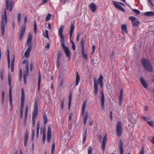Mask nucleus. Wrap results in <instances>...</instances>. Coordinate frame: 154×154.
Segmentation results:
<instances>
[{
    "label": "nucleus",
    "mask_w": 154,
    "mask_h": 154,
    "mask_svg": "<svg viewBox=\"0 0 154 154\" xmlns=\"http://www.w3.org/2000/svg\"><path fill=\"white\" fill-rule=\"evenodd\" d=\"M6 8L4 9V15L2 16L1 23L2 34V35L4 34L5 27L7 22V17L6 10H9L11 11L14 7V2L12 0H5Z\"/></svg>",
    "instance_id": "1"
},
{
    "label": "nucleus",
    "mask_w": 154,
    "mask_h": 154,
    "mask_svg": "<svg viewBox=\"0 0 154 154\" xmlns=\"http://www.w3.org/2000/svg\"><path fill=\"white\" fill-rule=\"evenodd\" d=\"M103 76L102 75H100L97 81L95 79H94V94L96 96L97 95L98 93V84L100 85L101 88H103Z\"/></svg>",
    "instance_id": "2"
},
{
    "label": "nucleus",
    "mask_w": 154,
    "mask_h": 154,
    "mask_svg": "<svg viewBox=\"0 0 154 154\" xmlns=\"http://www.w3.org/2000/svg\"><path fill=\"white\" fill-rule=\"evenodd\" d=\"M141 62L144 68L147 71L151 72L152 71V67L149 61L147 59L142 60Z\"/></svg>",
    "instance_id": "3"
},
{
    "label": "nucleus",
    "mask_w": 154,
    "mask_h": 154,
    "mask_svg": "<svg viewBox=\"0 0 154 154\" xmlns=\"http://www.w3.org/2000/svg\"><path fill=\"white\" fill-rule=\"evenodd\" d=\"M39 101L38 98H36L35 99V101L34 106V111L32 112V119H35L37 117L38 115V103Z\"/></svg>",
    "instance_id": "4"
},
{
    "label": "nucleus",
    "mask_w": 154,
    "mask_h": 154,
    "mask_svg": "<svg viewBox=\"0 0 154 154\" xmlns=\"http://www.w3.org/2000/svg\"><path fill=\"white\" fill-rule=\"evenodd\" d=\"M27 21V17L26 16H25L24 17V25L22 26L21 29V30L20 32V40L21 41L23 37L25 34L26 27V24Z\"/></svg>",
    "instance_id": "5"
},
{
    "label": "nucleus",
    "mask_w": 154,
    "mask_h": 154,
    "mask_svg": "<svg viewBox=\"0 0 154 154\" xmlns=\"http://www.w3.org/2000/svg\"><path fill=\"white\" fill-rule=\"evenodd\" d=\"M8 82L9 86H10L9 90V100L10 102V105L11 106H12V87H11V77L10 75L9 74L8 75Z\"/></svg>",
    "instance_id": "6"
},
{
    "label": "nucleus",
    "mask_w": 154,
    "mask_h": 154,
    "mask_svg": "<svg viewBox=\"0 0 154 154\" xmlns=\"http://www.w3.org/2000/svg\"><path fill=\"white\" fill-rule=\"evenodd\" d=\"M61 45L64 50V52L67 57L68 58L69 60L71 59L70 52L69 48L66 47L65 45V41L61 42Z\"/></svg>",
    "instance_id": "7"
},
{
    "label": "nucleus",
    "mask_w": 154,
    "mask_h": 154,
    "mask_svg": "<svg viewBox=\"0 0 154 154\" xmlns=\"http://www.w3.org/2000/svg\"><path fill=\"white\" fill-rule=\"evenodd\" d=\"M116 130L118 136L119 137H120L121 135L122 132V128L121 122L119 121L117 122L116 125Z\"/></svg>",
    "instance_id": "8"
},
{
    "label": "nucleus",
    "mask_w": 154,
    "mask_h": 154,
    "mask_svg": "<svg viewBox=\"0 0 154 154\" xmlns=\"http://www.w3.org/2000/svg\"><path fill=\"white\" fill-rule=\"evenodd\" d=\"M25 99V94L24 89L23 88H21V103L20 110H23V107L24 106V102Z\"/></svg>",
    "instance_id": "9"
},
{
    "label": "nucleus",
    "mask_w": 154,
    "mask_h": 154,
    "mask_svg": "<svg viewBox=\"0 0 154 154\" xmlns=\"http://www.w3.org/2000/svg\"><path fill=\"white\" fill-rule=\"evenodd\" d=\"M129 20L131 21V22L133 25L134 26H139L140 23V22L138 20L136 17L131 16L129 17Z\"/></svg>",
    "instance_id": "10"
},
{
    "label": "nucleus",
    "mask_w": 154,
    "mask_h": 154,
    "mask_svg": "<svg viewBox=\"0 0 154 154\" xmlns=\"http://www.w3.org/2000/svg\"><path fill=\"white\" fill-rule=\"evenodd\" d=\"M26 72H24L23 74V80L24 84H26V78L29 75V63H27L26 66Z\"/></svg>",
    "instance_id": "11"
},
{
    "label": "nucleus",
    "mask_w": 154,
    "mask_h": 154,
    "mask_svg": "<svg viewBox=\"0 0 154 154\" xmlns=\"http://www.w3.org/2000/svg\"><path fill=\"white\" fill-rule=\"evenodd\" d=\"M64 30V26H61L58 31V34L60 38H61V42L64 41V37L63 34V32Z\"/></svg>",
    "instance_id": "12"
},
{
    "label": "nucleus",
    "mask_w": 154,
    "mask_h": 154,
    "mask_svg": "<svg viewBox=\"0 0 154 154\" xmlns=\"http://www.w3.org/2000/svg\"><path fill=\"white\" fill-rule=\"evenodd\" d=\"M32 36L31 33H29L28 40L27 42V45L28 46V48L32 49Z\"/></svg>",
    "instance_id": "13"
},
{
    "label": "nucleus",
    "mask_w": 154,
    "mask_h": 154,
    "mask_svg": "<svg viewBox=\"0 0 154 154\" xmlns=\"http://www.w3.org/2000/svg\"><path fill=\"white\" fill-rule=\"evenodd\" d=\"M51 138V127L49 126L48 128V132L47 134V141L48 143L50 142Z\"/></svg>",
    "instance_id": "14"
},
{
    "label": "nucleus",
    "mask_w": 154,
    "mask_h": 154,
    "mask_svg": "<svg viewBox=\"0 0 154 154\" xmlns=\"http://www.w3.org/2000/svg\"><path fill=\"white\" fill-rule=\"evenodd\" d=\"M104 95L103 91L101 92V104L102 108L103 109H104Z\"/></svg>",
    "instance_id": "15"
},
{
    "label": "nucleus",
    "mask_w": 154,
    "mask_h": 154,
    "mask_svg": "<svg viewBox=\"0 0 154 154\" xmlns=\"http://www.w3.org/2000/svg\"><path fill=\"white\" fill-rule=\"evenodd\" d=\"M112 2L113 5L116 8L123 12H125V11L124 9L122 8L118 3H116L114 1H112Z\"/></svg>",
    "instance_id": "16"
},
{
    "label": "nucleus",
    "mask_w": 154,
    "mask_h": 154,
    "mask_svg": "<svg viewBox=\"0 0 154 154\" xmlns=\"http://www.w3.org/2000/svg\"><path fill=\"white\" fill-rule=\"evenodd\" d=\"M107 140V136L106 135V134L103 137L102 143V148L103 151H104L105 150L106 144V143Z\"/></svg>",
    "instance_id": "17"
},
{
    "label": "nucleus",
    "mask_w": 154,
    "mask_h": 154,
    "mask_svg": "<svg viewBox=\"0 0 154 154\" xmlns=\"http://www.w3.org/2000/svg\"><path fill=\"white\" fill-rule=\"evenodd\" d=\"M90 9L93 12H95L97 10V6L94 3H91L89 5Z\"/></svg>",
    "instance_id": "18"
},
{
    "label": "nucleus",
    "mask_w": 154,
    "mask_h": 154,
    "mask_svg": "<svg viewBox=\"0 0 154 154\" xmlns=\"http://www.w3.org/2000/svg\"><path fill=\"white\" fill-rule=\"evenodd\" d=\"M40 130L43 133L42 140L43 143L44 144L45 143V140L46 139L45 130L43 129L42 128H41Z\"/></svg>",
    "instance_id": "19"
},
{
    "label": "nucleus",
    "mask_w": 154,
    "mask_h": 154,
    "mask_svg": "<svg viewBox=\"0 0 154 154\" xmlns=\"http://www.w3.org/2000/svg\"><path fill=\"white\" fill-rule=\"evenodd\" d=\"M75 28V26L74 24L72 23L71 24L70 31L69 32L70 38H71L72 35L73 33Z\"/></svg>",
    "instance_id": "20"
},
{
    "label": "nucleus",
    "mask_w": 154,
    "mask_h": 154,
    "mask_svg": "<svg viewBox=\"0 0 154 154\" xmlns=\"http://www.w3.org/2000/svg\"><path fill=\"white\" fill-rule=\"evenodd\" d=\"M140 81L142 85L145 88H147L148 87L147 83L142 77L140 78Z\"/></svg>",
    "instance_id": "21"
},
{
    "label": "nucleus",
    "mask_w": 154,
    "mask_h": 154,
    "mask_svg": "<svg viewBox=\"0 0 154 154\" xmlns=\"http://www.w3.org/2000/svg\"><path fill=\"white\" fill-rule=\"evenodd\" d=\"M119 146L120 154H123V143L121 140L120 141Z\"/></svg>",
    "instance_id": "22"
},
{
    "label": "nucleus",
    "mask_w": 154,
    "mask_h": 154,
    "mask_svg": "<svg viewBox=\"0 0 154 154\" xmlns=\"http://www.w3.org/2000/svg\"><path fill=\"white\" fill-rule=\"evenodd\" d=\"M123 95V89H122L121 90L119 93V104L120 105L122 104V98Z\"/></svg>",
    "instance_id": "23"
},
{
    "label": "nucleus",
    "mask_w": 154,
    "mask_h": 154,
    "mask_svg": "<svg viewBox=\"0 0 154 154\" xmlns=\"http://www.w3.org/2000/svg\"><path fill=\"white\" fill-rule=\"evenodd\" d=\"M144 15L146 17L154 16V12L149 11L144 13Z\"/></svg>",
    "instance_id": "24"
},
{
    "label": "nucleus",
    "mask_w": 154,
    "mask_h": 154,
    "mask_svg": "<svg viewBox=\"0 0 154 154\" xmlns=\"http://www.w3.org/2000/svg\"><path fill=\"white\" fill-rule=\"evenodd\" d=\"M121 29L122 32L123 33H127L128 31L127 30V26L126 25H122V26Z\"/></svg>",
    "instance_id": "25"
},
{
    "label": "nucleus",
    "mask_w": 154,
    "mask_h": 154,
    "mask_svg": "<svg viewBox=\"0 0 154 154\" xmlns=\"http://www.w3.org/2000/svg\"><path fill=\"white\" fill-rule=\"evenodd\" d=\"M31 48H27L24 54L25 57L26 58H28L30 54V52L31 50Z\"/></svg>",
    "instance_id": "26"
},
{
    "label": "nucleus",
    "mask_w": 154,
    "mask_h": 154,
    "mask_svg": "<svg viewBox=\"0 0 154 154\" xmlns=\"http://www.w3.org/2000/svg\"><path fill=\"white\" fill-rule=\"evenodd\" d=\"M72 95L71 94H70L69 96V100L68 103V109L69 110L71 107V101L72 99Z\"/></svg>",
    "instance_id": "27"
},
{
    "label": "nucleus",
    "mask_w": 154,
    "mask_h": 154,
    "mask_svg": "<svg viewBox=\"0 0 154 154\" xmlns=\"http://www.w3.org/2000/svg\"><path fill=\"white\" fill-rule=\"evenodd\" d=\"M86 100H85L84 103L83 104L82 106V116H84L85 114V108L86 106Z\"/></svg>",
    "instance_id": "28"
},
{
    "label": "nucleus",
    "mask_w": 154,
    "mask_h": 154,
    "mask_svg": "<svg viewBox=\"0 0 154 154\" xmlns=\"http://www.w3.org/2000/svg\"><path fill=\"white\" fill-rule=\"evenodd\" d=\"M7 51H8L7 61H8V68H9L10 67V53H9V50H7Z\"/></svg>",
    "instance_id": "29"
},
{
    "label": "nucleus",
    "mask_w": 154,
    "mask_h": 154,
    "mask_svg": "<svg viewBox=\"0 0 154 154\" xmlns=\"http://www.w3.org/2000/svg\"><path fill=\"white\" fill-rule=\"evenodd\" d=\"M80 80V77L78 72H76V85H78L79 84Z\"/></svg>",
    "instance_id": "30"
},
{
    "label": "nucleus",
    "mask_w": 154,
    "mask_h": 154,
    "mask_svg": "<svg viewBox=\"0 0 154 154\" xmlns=\"http://www.w3.org/2000/svg\"><path fill=\"white\" fill-rule=\"evenodd\" d=\"M40 128V123L38 122L37 124V130H36V137L38 138L39 135V131Z\"/></svg>",
    "instance_id": "31"
},
{
    "label": "nucleus",
    "mask_w": 154,
    "mask_h": 154,
    "mask_svg": "<svg viewBox=\"0 0 154 154\" xmlns=\"http://www.w3.org/2000/svg\"><path fill=\"white\" fill-rule=\"evenodd\" d=\"M15 60V57L14 56L13 57V59L12 60L11 62V70L12 72L14 71V64Z\"/></svg>",
    "instance_id": "32"
},
{
    "label": "nucleus",
    "mask_w": 154,
    "mask_h": 154,
    "mask_svg": "<svg viewBox=\"0 0 154 154\" xmlns=\"http://www.w3.org/2000/svg\"><path fill=\"white\" fill-rule=\"evenodd\" d=\"M28 106H26V110H25V118L24 119V122L25 123L27 121L28 116Z\"/></svg>",
    "instance_id": "33"
},
{
    "label": "nucleus",
    "mask_w": 154,
    "mask_h": 154,
    "mask_svg": "<svg viewBox=\"0 0 154 154\" xmlns=\"http://www.w3.org/2000/svg\"><path fill=\"white\" fill-rule=\"evenodd\" d=\"M85 49H82V55L83 57L85 59L87 60L88 59L87 55L85 53Z\"/></svg>",
    "instance_id": "34"
},
{
    "label": "nucleus",
    "mask_w": 154,
    "mask_h": 154,
    "mask_svg": "<svg viewBox=\"0 0 154 154\" xmlns=\"http://www.w3.org/2000/svg\"><path fill=\"white\" fill-rule=\"evenodd\" d=\"M88 118V112H86L85 113V115L84 117V125H85L86 123Z\"/></svg>",
    "instance_id": "35"
},
{
    "label": "nucleus",
    "mask_w": 154,
    "mask_h": 154,
    "mask_svg": "<svg viewBox=\"0 0 154 154\" xmlns=\"http://www.w3.org/2000/svg\"><path fill=\"white\" fill-rule=\"evenodd\" d=\"M81 44L82 47V49H85L84 40L83 38H81Z\"/></svg>",
    "instance_id": "36"
},
{
    "label": "nucleus",
    "mask_w": 154,
    "mask_h": 154,
    "mask_svg": "<svg viewBox=\"0 0 154 154\" xmlns=\"http://www.w3.org/2000/svg\"><path fill=\"white\" fill-rule=\"evenodd\" d=\"M4 72V69L3 68H2L1 69L0 73V77L1 79L2 80H3V74Z\"/></svg>",
    "instance_id": "37"
},
{
    "label": "nucleus",
    "mask_w": 154,
    "mask_h": 154,
    "mask_svg": "<svg viewBox=\"0 0 154 154\" xmlns=\"http://www.w3.org/2000/svg\"><path fill=\"white\" fill-rule=\"evenodd\" d=\"M43 119L44 124H46L48 122V119L47 116L45 114L43 115Z\"/></svg>",
    "instance_id": "38"
},
{
    "label": "nucleus",
    "mask_w": 154,
    "mask_h": 154,
    "mask_svg": "<svg viewBox=\"0 0 154 154\" xmlns=\"http://www.w3.org/2000/svg\"><path fill=\"white\" fill-rule=\"evenodd\" d=\"M41 79V75L40 73L39 74L38 81V90H39L40 88Z\"/></svg>",
    "instance_id": "39"
},
{
    "label": "nucleus",
    "mask_w": 154,
    "mask_h": 154,
    "mask_svg": "<svg viewBox=\"0 0 154 154\" xmlns=\"http://www.w3.org/2000/svg\"><path fill=\"white\" fill-rule=\"evenodd\" d=\"M28 139V134H26L24 137V146H26V145Z\"/></svg>",
    "instance_id": "40"
},
{
    "label": "nucleus",
    "mask_w": 154,
    "mask_h": 154,
    "mask_svg": "<svg viewBox=\"0 0 154 154\" xmlns=\"http://www.w3.org/2000/svg\"><path fill=\"white\" fill-rule=\"evenodd\" d=\"M87 134V129H86L85 131L84 137H83V143H84L86 141Z\"/></svg>",
    "instance_id": "41"
},
{
    "label": "nucleus",
    "mask_w": 154,
    "mask_h": 154,
    "mask_svg": "<svg viewBox=\"0 0 154 154\" xmlns=\"http://www.w3.org/2000/svg\"><path fill=\"white\" fill-rule=\"evenodd\" d=\"M48 33V30H46L45 32L43 33V35L45 38H49Z\"/></svg>",
    "instance_id": "42"
},
{
    "label": "nucleus",
    "mask_w": 154,
    "mask_h": 154,
    "mask_svg": "<svg viewBox=\"0 0 154 154\" xmlns=\"http://www.w3.org/2000/svg\"><path fill=\"white\" fill-rule=\"evenodd\" d=\"M37 24L35 20L34 21V32L35 34L36 33Z\"/></svg>",
    "instance_id": "43"
},
{
    "label": "nucleus",
    "mask_w": 154,
    "mask_h": 154,
    "mask_svg": "<svg viewBox=\"0 0 154 154\" xmlns=\"http://www.w3.org/2000/svg\"><path fill=\"white\" fill-rule=\"evenodd\" d=\"M55 149V144L54 143H53L52 145V149H51V154H53L54 151Z\"/></svg>",
    "instance_id": "44"
},
{
    "label": "nucleus",
    "mask_w": 154,
    "mask_h": 154,
    "mask_svg": "<svg viewBox=\"0 0 154 154\" xmlns=\"http://www.w3.org/2000/svg\"><path fill=\"white\" fill-rule=\"evenodd\" d=\"M5 98V92L4 91L2 92V104H3Z\"/></svg>",
    "instance_id": "45"
},
{
    "label": "nucleus",
    "mask_w": 154,
    "mask_h": 154,
    "mask_svg": "<svg viewBox=\"0 0 154 154\" xmlns=\"http://www.w3.org/2000/svg\"><path fill=\"white\" fill-rule=\"evenodd\" d=\"M64 98H63L61 101V107L62 109H63L64 108Z\"/></svg>",
    "instance_id": "46"
},
{
    "label": "nucleus",
    "mask_w": 154,
    "mask_h": 154,
    "mask_svg": "<svg viewBox=\"0 0 154 154\" xmlns=\"http://www.w3.org/2000/svg\"><path fill=\"white\" fill-rule=\"evenodd\" d=\"M51 14H48L47 16L46 17V21H48L50 19Z\"/></svg>",
    "instance_id": "47"
},
{
    "label": "nucleus",
    "mask_w": 154,
    "mask_h": 154,
    "mask_svg": "<svg viewBox=\"0 0 154 154\" xmlns=\"http://www.w3.org/2000/svg\"><path fill=\"white\" fill-rule=\"evenodd\" d=\"M17 20L18 23H20L21 21V13L20 12H19L18 14Z\"/></svg>",
    "instance_id": "48"
},
{
    "label": "nucleus",
    "mask_w": 154,
    "mask_h": 154,
    "mask_svg": "<svg viewBox=\"0 0 154 154\" xmlns=\"http://www.w3.org/2000/svg\"><path fill=\"white\" fill-rule=\"evenodd\" d=\"M92 150V148L91 146H89L88 148V154H91Z\"/></svg>",
    "instance_id": "49"
},
{
    "label": "nucleus",
    "mask_w": 154,
    "mask_h": 154,
    "mask_svg": "<svg viewBox=\"0 0 154 154\" xmlns=\"http://www.w3.org/2000/svg\"><path fill=\"white\" fill-rule=\"evenodd\" d=\"M133 11L137 15L139 14L140 13V11L136 9H132Z\"/></svg>",
    "instance_id": "50"
},
{
    "label": "nucleus",
    "mask_w": 154,
    "mask_h": 154,
    "mask_svg": "<svg viewBox=\"0 0 154 154\" xmlns=\"http://www.w3.org/2000/svg\"><path fill=\"white\" fill-rule=\"evenodd\" d=\"M35 131L33 129H32V140L34 139V137L35 136Z\"/></svg>",
    "instance_id": "51"
},
{
    "label": "nucleus",
    "mask_w": 154,
    "mask_h": 154,
    "mask_svg": "<svg viewBox=\"0 0 154 154\" xmlns=\"http://www.w3.org/2000/svg\"><path fill=\"white\" fill-rule=\"evenodd\" d=\"M71 42H72V47L73 48V49L74 50H75V45L74 43V42H73V41H71Z\"/></svg>",
    "instance_id": "52"
},
{
    "label": "nucleus",
    "mask_w": 154,
    "mask_h": 154,
    "mask_svg": "<svg viewBox=\"0 0 154 154\" xmlns=\"http://www.w3.org/2000/svg\"><path fill=\"white\" fill-rule=\"evenodd\" d=\"M64 82V79L63 78L61 80V81L60 84V87H62L63 84Z\"/></svg>",
    "instance_id": "53"
},
{
    "label": "nucleus",
    "mask_w": 154,
    "mask_h": 154,
    "mask_svg": "<svg viewBox=\"0 0 154 154\" xmlns=\"http://www.w3.org/2000/svg\"><path fill=\"white\" fill-rule=\"evenodd\" d=\"M147 123L148 124L151 126H153V124L152 122V121H147Z\"/></svg>",
    "instance_id": "54"
},
{
    "label": "nucleus",
    "mask_w": 154,
    "mask_h": 154,
    "mask_svg": "<svg viewBox=\"0 0 154 154\" xmlns=\"http://www.w3.org/2000/svg\"><path fill=\"white\" fill-rule=\"evenodd\" d=\"M62 56V55L60 53L58 52V56L57 57V60H60V57H61Z\"/></svg>",
    "instance_id": "55"
},
{
    "label": "nucleus",
    "mask_w": 154,
    "mask_h": 154,
    "mask_svg": "<svg viewBox=\"0 0 154 154\" xmlns=\"http://www.w3.org/2000/svg\"><path fill=\"white\" fill-rule=\"evenodd\" d=\"M73 115V114L72 112L70 113L69 116V121H71L72 119V118Z\"/></svg>",
    "instance_id": "56"
},
{
    "label": "nucleus",
    "mask_w": 154,
    "mask_h": 154,
    "mask_svg": "<svg viewBox=\"0 0 154 154\" xmlns=\"http://www.w3.org/2000/svg\"><path fill=\"white\" fill-rule=\"evenodd\" d=\"M60 60H57V67H59L60 66Z\"/></svg>",
    "instance_id": "57"
},
{
    "label": "nucleus",
    "mask_w": 154,
    "mask_h": 154,
    "mask_svg": "<svg viewBox=\"0 0 154 154\" xmlns=\"http://www.w3.org/2000/svg\"><path fill=\"white\" fill-rule=\"evenodd\" d=\"M43 2L42 3L40 4L39 5V6H40L41 5L44 4L47 2V0H42Z\"/></svg>",
    "instance_id": "58"
},
{
    "label": "nucleus",
    "mask_w": 154,
    "mask_h": 154,
    "mask_svg": "<svg viewBox=\"0 0 154 154\" xmlns=\"http://www.w3.org/2000/svg\"><path fill=\"white\" fill-rule=\"evenodd\" d=\"M20 117L21 118H22L23 117V110H20Z\"/></svg>",
    "instance_id": "59"
},
{
    "label": "nucleus",
    "mask_w": 154,
    "mask_h": 154,
    "mask_svg": "<svg viewBox=\"0 0 154 154\" xmlns=\"http://www.w3.org/2000/svg\"><path fill=\"white\" fill-rule=\"evenodd\" d=\"M112 111L110 112V117L111 119V121H112Z\"/></svg>",
    "instance_id": "60"
},
{
    "label": "nucleus",
    "mask_w": 154,
    "mask_h": 154,
    "mask_svg": "<svg viewBox=\"0 0 154 154\" xmlns=\"http://www.w3.org/2000/svg\"><path fill=\"white\" fill-rule=\"evenodd\" d=\"M32 67H33V63H31L30 64V69L31 71H32Z\"/></svg>",
    "instance_id": "61"
},
{
    "label": "nucleus",
    "mask_w": 154,
    "mask_h": 154,
    "mask_svg": "<svg viewBox=\"0 0 154 154\" xmlns=\"http://www.w3.org/2000/svg\"><path fill=\"white\" fill-rule=\"evenodd\" d=\"M79 35H80V34L79 33H78L77 35V38H76L77 40L78 41H79Z\"/></svg>",
    "instance_id": "62"
},
{
    "label": "nucleus",
    "mask_w": 154,
    "mask_h": 154,
    "mask_svg": "<svg viewBox=\"0 0 154 154\" xmlns=\"http://www.w3.org/2000/svg\"><path fill=\"white\" fill-rule=\"evenodd\" d=\"M144 149L143 148L142 149V150L141 151L140 153V154H144Z\"/></svg>",
    "instance_id": "63"
},
{
    "label": "nucleus",
    "mask_w": 154,
    "mask_h": 154,
    "mask_svg": "<svg viewBox=\"0 0 154 154\" xmlns=\"http://www.w3.org/2000/svg\"><path fill=\"white\" fill-rule=\"evenodd\" d=\"M50 45L49 43H47V45L45 46V48L48 49L49 48Z\"/></svg>",
    "instance_id": "64"
}]
</instances>
